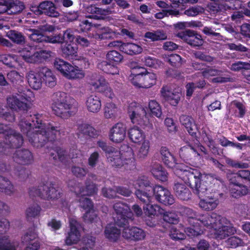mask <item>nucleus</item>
<instances>
[{
    "instance_id": "52",
    "label": "nucleus",
    "mask_w": 250,
    "mask_h": 250,
    "mask_svg": "<svg viewBox=\"0 0 250 250\" xmlns=\"http://www.w3.org/2000/svg\"><path fill=\"white\" fill-rule=\"evenodd\" d=\"M205 11L204 8L199 5L192 6L184 11V14L189 17H195L198 14L204 13Z\"/></svg>"
},
{
    "instance_id": "31",
    "label": "nucleus",
    "mask_w": 250,
    "mask_h": 250,
    "mask_svg": "<svg viewBox=\"0 0 250 250\" xmlns=\"http://www.w3.org/2000/svg\"><path fill=\"white\" fill-rule=\"evenodd\" d=\"M7 14L12 15L21 13L25 8L23 3L19 0H8Z\"/></svg>"
},
{
    "instance_id": "10",
    "label": "nucleus",
    "mask_w": 250,
    "mask_h": 250,
    "mask_svg": "<svg viewBox=\"0 0 250 250\" xmlns=\"http://www.w3.org/2000/svg\"><path fill=\"white\" fill-rule=\"evenodd\" d=\"M77 103L70 97H65L64 99L59 100L54 102L52 105L54 113L58 116L66 118L76 110Z\"/></svg>"
},
{
    "instance_id": "35",
    "label": "nucleus",
    "mask_w": 250,
    "mask_h": 250,
    "mask_svg": "<svg viewBox=\"0 0 250 250\" xmlns=\"http://www.w3.org/2000/svg\"><path fill=\"white\" fill-rule=\"evenodd\" d=\"M151 173L156 179L161 181H166L167 179V173L160 165L157 164L153 166Z\"/></svg>"
},
{
    "instance_id": "15",
    "label": "nucleus",
    "mask_w": 250,
    "mask_h": 250,
    "mask_svg": "<svg viewBox=\"0 0 250 250\" xmlns=\"http://www.w3.org/2000/svg\"><path fill=\"white\" fill-rule=\"evenodd\" d=\"M22 54L21 57L25 61H28V60L41 62L50 61V59L55 57V54L50 51L41 50L31 54L30 52L26 48L22 50Z\"/></svg>"
},
{
    "instance_id": "61",
    "label": "nucleus",
    "mask_w": 250,
    "mask_h": 250,
    "mask_svg": "<svg viewBox=\"0 0 250 250\" xmlns=\"http://www.w3.org/2000/svg\"><path fill=\"white\" fill-rule=\"evenodd\" d=\"M222 7H224L225 9H230V7L228 6L227 4H221L219 6H217L215 4H210L208 5V11L213 14H216L220 12V9Z\"/></svg>"
},
{
    "instance_id": "3",
    "label": "nucleus",
    "mask_w": 250,
    "mask_h": 250,
    "mask_svg": "<svg viewBox=\"0 0 250 250\" xmlns=\"http://www.w3.org/2000/svg\"><path fill=\"white\" fill-rule=\"evenodd\" d=\"M133 186L136 189L135 194L141 201H151L152 195L159 202L166 205H172L174 199L170 191L164 187L157 185L154 188L149 186V182L145 177H142L133 182Z\"/></svg>"
},
{
    "instance_id": "39",
    "label": "nucleus",
    "mask_w": 250,
    "mask_h": 250,
    "mask_svg": "<svg viewBox=\"0 0 250 250\" xmlns=\"http://www.w3.org/2000/svg\"><path fill=\"white\" fill-rule=\"evenodd\" d=\"M97 131L91 125L83 124L80 125L78 128V135H83L91 137H94L97 135Z\"/></svg>"
},
{
    "instance_id": "5",
    "label": "nucleus",
    "mask_w": 250,
    "mask_h": 250,
    "mask_svg": "<svg viewBox=\"0 0 250 250\" xmlns=\"http://www.w3.org/2000/svg\"><path fill=\"white\" fill-rule=\"evenodd\" d=\"M196 186H192L190 182H185L188 184L191 188H195L198 192L200 200L199 202V206L202 209L207 210H213L216 208L219 204L218 198L214 196L209 195L211 193L210 187H208V183L215 181L213 177L207 174H201L198 177Z\"/></svg>"
},
{
    "instance_id": "62",
    "label": "nucleus",
    "mask_w": 250,
    "mask_h": 250,
    "mask_svg": "<svg viewBox=\"0 0 250 250\" xmlns=\"http://www.w3.org/2000/svg\"><path fill=\"white\" fill-rule=\"evenodd\" d=\"M41 208L38 205H34L26 209V214L29 217H34L38 214Z\"/></svg>"
},
{
    "instance_id": "13",
    "label": "nucleus",
    "mask_w": 250,
    "mask_h": 250,
    "mask_svg": "<svg viewBox=\"0 0 250 250\" xmlns=\"http://www.w3.org/2000/svg\"><path fill=\"white\" fill-rule=\"evenodd\" d=\"M54 64L55 67L67 79H80L84 76L83 71L74 65V63H54Z\"/></svg>"
},
{
    "instance_id": "49",
    "label": "nucleus",
    "mask_w": 250,
    "mask_h": 250,
    "mask_svg": "<svg viewBox=\"0 0 250 250\" xmlns=\"http://www.w3.org/2000/svg\"><path fill=\"white\" fill-rule=\"evenodd\" d=\"M145 37L146 38L151 39L153 41L164 40L167 38V36L165 33L159 30L154 32H147L145 34Z\"/></svg>"
},
{
    "instance_id": "63",
    "label": "nucleus",
    "mask_w": 250,
    "mask_h": 250,
    "mask_svg": "<svg viewBox=\"0 0 250 250\" xmlns=\"http://www.w3.org/2000/svg\"><path fill=\"white\" fill-rule=\"evenodd\" d=\"M194 56L196 59H199L201 61H205L207 62H211L213 61V58L211 56L205 54L202 52L198 51L195 52Z\"/></svg>"
},
{
    "instance_id": "48",
    "label": "nucleus",
    "mask_w": 250,
    "mask_h": 250,
    "mask_svg": "<svg viewBox=\"0 0 250 250\" xmlns=\"http://www.w3.org/2000/svg\"><path fill=\"white\" fill-rule=\"evenodd\" d=\"M90 83L97 91L100 92L103 91L107 82L104 78L97 77L95 80H92Z\"/></svg>"
},
{
    "instance_id": "40",
    "label": "nucleus",
    "mask_w": 250,
    "mask_h": 250,
    "mask_svg": "<svg viewBox=\"0 0 250 250\" xmlns=\"http://www.w3.org/2000/svg\"><path fill=\"white\" fill-rule=\"evenodd\" d=\"M157 77L153 73L148 72L147 71L143 74V88H148L156 83Z\"/></svg>"
},
{
    "instance_id": "64",
    "label": "nucleus",
    "mask_w": 250,
    "mask_h": 250,
    "mask_svg": "<svg viewBox=\"0 0 250 250\" xmlns=\"http://www.w3.org/2000/svg\"><path fill=\"white\" fill-rule=\"evenodd\" d=\"M241 34L249 38H250V24L249 23H244L240 26Z\"/></svg>"
},
{
    "instance_id": "33",
    "label": "nucleus",
    "mask_w": 250,
    "mask_h": 250,
    "mask_svg": "<svg viewBox=\"0 0 250 250\" xmlns=\"http://www.w3.org/2000/svg\"><path fill=\"white\" fill-rule=\"evenodd\" d=\"M99 32L96 34V38L100 40L111 39L114 38L116 33L108 27L99 26L97 28Z\"/></svg>"
},
{
    "instance_id": "58",
    "label": "nucleus",
    "mask_w": 250,
    "mask_h": 250,
    "mask_svg": "<svg viewBox=\"0 0 250 250\" xmlns=\"http://www.w3.org/2000/svg\"><path fill=\"white\" fill-rule=\"evenodd\" d=\"M32 34L30 35V39L37 42H44V36L40 33V31L36 29H31Z\"/></svg>"
},
{
    "instance_id": "45",
    "label": "nucleus",
    "mask_w": 250,
    "mask_h": 250,
    "mask_svg": "<svg viewBox=\"0 0 250 250\" xmlns=\"http://www.w3.org/2000/svg\"><path fill=\"white\" fill-rule=\"evenodd\" d=\"M123 45L122 51L128 54H138L142 51L141 47L135 43H125Z\"/></svg>"
},
{
    "instance_id": "9",
    "label": "nucleus",
    "mask_w": 250,
    "mask_h": 250,
    "mask_svg": "<svg viewBox=\"0 0 250 250\" xmlns=\"http://www.w3.org/2000/svg\"><path fill=\"white\" fill-rule=\"evenodd\" d=\"M97 191L95 185L90 184L87 186L85 189L80 190L78 193V197L79 199L80 206L85 210L86 212L83 217L85 221L93 222L97 219V215L93 209V204L91 201L85 197L86 195H91Z\"/></svg>"
},
{
    "instance_id": "6",
    "label": "nucleus",
    "mask_w": 250,
    "mask_h": 250,
    "mask_svg": "<svg viewBox=\"0 0 250 250\" xmlns=\"http://www.w3.org/2000/svg\"><path fill=\"white\" fill-rule=\"evenodd\" d=\"M98 146L106 153L108 162L117 168L129 170L135 166V160L133 150L129 147L126 151H119L112 147H107L105 143L98 142Z\"/></svg>"
},
{
    "instance_id": "7",
    "label": "nucleus",
    "mask_w": 250,
    "mask_h": 250,
    "mask_svg": "<svg viewBox=\"0 0 250 250\" xmlns=\"http://www.w3.org/2000/svg\"><path fill=\"white\" fill-rule=\"evenodd\" d=\"M114 208L116 213L114 217L115 224H109L105 228V235L111 241H116L120 236V231L116 227V225L125 226L128 223V219L132 220L133 214L128 211L129 207L123 203H116L114 206Z\"/></svg>"
},
{
    "instance_id": "4",
    "label": "nucleus",
    "mask_w": 250,
    "mask_h": 250,
    "mask_svg": "<svg viewBox=\"0 0 250 250\" xmlns=\"http://www.w3.org/2000/svg\"><path fill=\"white\" fill-rule=\"evenodd\" d=\"M161 158L164 163L168 167L174 169V172L184 182H190L192 186H196L198 177L200 172L196 169L188 167L182 164L176 162L174 157L166 147H162L160 149Z\"/></svg>"
},
{
    "instance_id": "34",
    "label": "nucleus",
    "mask_w": 250,
    "mask_h": 250,
    "mask_svg": "<svg viewBox=\"0 0 250 250\" xmlns=\"http://www.w3.org/2000/svg\"><path fill=\"white\" fill-rule=\"evenodd\" d=\"M119 113L118 107L112 103H106L104 107V116L106 119H114Z\"/></svg>"
},
{
    "instance_id": "11",
    "label": "nucleus",
    "mask_w": 250,
    "mask_h": 250,
    "mask_svg": "<svg viewBox=\"0 0 250 250\" xmlns=\"http://www.w3.org/2000/svg\"><path fill=\"white\" fill-rule=\"evenodd\" d=\"M201 152H205V148L200 145L198 140H196L191 144L181 147L179 155L185 160H196L199 159Z\"/></svg>"
},
{
    "instance_id": "29",
    "label": "nucleus",
    "mask_w": 250,
    "mask_h": 250,
    "mask_svg": "<svg viewBox=\"0 0 250 250\" xmlns=\"http://www.w3.org/2000/svg\"><path fill=\"white\" fill-rule=\"evenodd\" d=\"M128 136L130 140L135 144H140L146 139V136L143 131L136 126L129 129Z\"/></svg>"
},
{
    "instance_id": "17",
    "label": "nucleus",
    "mask_w": 250,
    "mask_h": 250,
    "mask_svg": "<svg viewBox=\"0 0 250 250\" xmlns=\"http://www.w3.org/2000/svg\"><path fill=\"white\" fill-rule=\"evenodd\" d=\"M30 194L32 196H40L44 199H55L60 196V192L52 186L44 185L40 187L39 189H32Z\"/></svg>"
},
{
    "instance_id": "57",
    "label": "nucleus",
    "mask_w": 250,
    "mask_h": 250,
    "mask_svg": "<svg viewBox=\"0 0 250 250\" xmlns=\"http://www.w3.org/2000/svg\"><path fill=\"white\" fill-rule=\"evenodd\" d=\"M22 52L20 57H17L14 54H3L0 55V62H18L21 61L20 59L21 57Z\"/></svg>"
},
{
    "instance_id": "56",
    "label": "nucleus",
    "mask_w": 250,
    "mask_h": 250,
    "mask_svg": "<svg viewBox=\"0 0 250 250\" xmlns=\"http://www.w3.org/2000/svg\"><path fill=\"white\" fill-rule=\"evenodd\" d=\"M170 236L173 239L179 240L185 238V234L181 231L177 227L172 226L170 229Z\"/></svg>"
},
{
    "instance_id": "42",
    "label": "nucleus",
    "mask_w": 250,
    "mask_h": 250,
    "mask_svg": "<svg viewBox=\"0 0 250 250\" xmlns=\"http://www.w3.org/2000/svg\"><path fill=\"white\" fill-rule=\"evenodd\" d=\"M77 47L71 43H65L63 45H62L63 55L69 59H73L76 57L75 54L77 53Z\"/></svg>"
},
{
    "instance_id": "44",
    "label": "nucleus",
    "mask_w": 250,
    "mask_h": 250,
    "mask_svg": "<svg viewBox=\"0 0 250 250\" xmlns=\"http://www.w3.org/2000/svg\"><path fill=\"white\" fill-rule=\"evenodd\" d=\"M19 158L22 164H27L30 163L32 160V155L28 150H18L17 153L15 154L14 158Z\"/></svg>"
},
{
    "instance_id": "12",
    "label": "nucleus",
    "mask_w": 250,
    "mask_h": 250,
    "mask_svg": "<svg viewBox=\"0 0 250 250\" xmlns=\"http://www.w3.org/2000/svg\"><path fill=\"white\" fill-rule=\"evenodd\" d=\"M9 227V223L7 219L2 218L0 220V250H20L18 242L11 241L5 234Z\"/></svg>"
},
{
    "instance_id": "41",
    "label": "nucleus",
    "mask_w": 250,
    "mask_h": 250,
    "mask_svg": "<svg viewBox=\"0 0 250 250\" xmlns=\"http://www.w3.org/2000/svg\"><path fill=\"white\" fill-rule=\"evenodd\" d=\"M87 11L88 13L93 14L95 19H99L102 15H106L110 13V11L108 9L100 8L95 5H90L87 8Z\"/></svg>"
},
{
    "instance_id": "14",
    "label": "nucleus",
    "mask_w": 250,
    "mask_h": 250,
    "mask_svg": "<svg viewBox=\"0 0 250 250\" xmlns=\"http://www.w3.org/2000/svg\"><path fill=\"white\" fill-rule=\"evenodd\" d=\"M69 227L70 231L65 240L66 245L68 246L77 244L81 238V227L75 217L69 218Z\"/></svg>"
},
{
    "instance_id": "2",
    "label": "nucleus",
    "mask_w": 250,
    "mask_h": 250,
    "mask_svg": "<svg viewBox=\"0 0 250 250\" xmlns=\"http://www.w3.org/2000/svg\"><path fill=\"white\" fill-rule=\"evenodd\" d=\"M42 115L37 114L21 119L19 126L34 146H42L47 141H53L60 134L59 130L50 124L42 122Z\"/></svg>"
},
{
    "instance_id": "26",
    "label": "nucleus",
    "mask_w": 250,
    "mask_h": 250,
    "mask_svg": "<svg viewBox=\"0 0 250 250\" xmlns=\"http://www.w3.org/2000/svg\"><path fill=\"white\" fill-rule=\"evenodd\" d=\"M229 180L230 181V192L232 197L236 198H239L247 194L250 191L246 186L236 184L232 178H230Z\"/></svg>"
},
{
    "instance_id": "60",
    "label": "nucleus",
    "mask_w": 250,
    "mask_h": 250,
    "mask_svg": "<svg viewBox=\"0 0 250 250\" xmlns=\"http://www.w3.org/2000/svg\"><path fill=\"white\" fill-rule=\"evenodd\" d=\"M80 26L83 31L86 32L90 30L92 27L98 28L100 26V24L92 23L88 20H84L81 22Z\"/></svg>"
},
{
    "instance_id": "27",
    "label": "nucleus",
    "mask_w": 250,
    "mask_h": 250,
    "mask_svg": "<svg viewBox=\"0 0 250 250\" xmlns=\"http://www.w3.org/2000/svg\"><path fill=\"white\" fill-rule=\"evenodd\" d=\"M42 70L38 73L33 71H30L27 75V79L28 83L31 87L34 89H39L42 86Z\"/></svg>"
},
{
    "instance_id": "59",
    "label": "nucleus",
    "mask_w": 250,
    "mask_h": 250,
    "mask_svg": "<svg viewBox=\"0 0 250 250\" xmlns=\"http://www.w3.org/2000/svg\"><path fill=\"white\" fill-rule=\"evenodd\" d=\"M227 245L231 248H236L243 244V242L241 239L234 236L229 237L226 241Z\"/></svg>"
},
{
    "instance_id": "28",
    "label": "nucleus",
    "mask_w": 250,
    "mask_h": 250,
    "mask_svg": "<svg viewBox=\"0 0 250 250\" xmlns=\"http://www.w3.org/2000/svg\"><path fill=\"white\" fill-rule=\"evenodd\" d=\"M175 194L182 200H188L190 198L191 193L189 189L183 183L177 182L174 187Z\"/></svg>"
},
{
    "instance_id": "46",
    "label": "nucleus",
    "mask_w": 250,
    "mask_h": 250,
    "mask_svg": "<svg viewBox=\"0 0 250 250\" xmlns=\"http://www.w3.org/2000/svg\"><path fill=\"white\" fill-rule=\"evenodd\" d=\"M148 109L152 115L158 118L161 117L162 112L160 104L155 100H150L148 102Z\"/></svg>"
},
{
    "instance_id": "1",
    "label": "nucleus",
    "mask_w": 250,
    "mask_h": 250,
    "mask_svg": "<svg viewBox=\"0 0 250 250\" xmlns=\"http://www.w3.org/2000/svg\"><path fill=\"white\" fill-rule=\"evenodd\" d=\"M188 222L190 226L187 228L185 232L189 237L201 235L204 232V227L210 237L218 240L225 239L236 231L229 221L215 213L199 215L196 218L189 216Z\"/></svg>"
},
{
    "instance_id": "37",
    "label": "nucleus",
    "mask_w": 250,
    "mask_h": 250,
    "mask_svg": "<svg viewBox=\"0 0 250 250\" xmlns=\"http://www.w3.org/2000/svg\"><path fill=\"white\" fill-rule=\"evenodd\" d=\"M129 113L131 122L135 124L139 122L142 116L145 115L146 111L140 106L137 105L135 106L133 110L130 109Z\"/></svg>"
},
{
    "instance_id": "30",
    "label": "nucleus",
    "mask_w": 250,
    "mask_h": 250,
    "mask_svg": "<svg viewBox=\"0 0 250 250\" xmlns=\"http://www.w3.org/2000/svg\"><path fill=\"white\" fill-rule=\"evenodd\" d=\"M180 120L182 125L185 127L190 134L192 136L195 134L197 130V127L194 120L191 117L183 115L181 116Z\"/></svg>"
},
{
    "instance_id": "51",
    "label": "nucleus",
    "mask_w": 250,
    "mask_h": 250,
    "mask_svg": "<svg viewBox=\"0 0 250 250\" xmlns=\"http://www.w3.org/2000/svg\"><path fill=\"white\" fill-rule=\"evenodd\" d=\"M99 64L98 67L102 68L106 73L112 75L119 73V70L114 63H99Z\"/></svg>"
},
{
    "instance_id": "24",
    "label": "nucleus",
    "mask_w": 250,
    "mask_h": 250,
    "mask_svg": "<svg viewBox=\"0 0 250 250\" xmlns=\"http://www.w3.org/2000/svg\"><path fill=\"white\" fill-rule=\"evenodd\" d=\"M13 132L7 126L0 125V133L5 134L8 137V139H10V142L12 141L11 146L17 147L22 144L23 138L19 134L13 133Z\"/></svg>"
},
{
    "instance_id": "23",
    "label": "nucleus",
    "mask_w": 250,
    "mask_h": 250,
    "mask_svg": "<svg viewBox=\"0 0 250 250\" xmlns=\"http://www.w3.org/2000/svg\"><path fill=\"white\" fill-rule=\"evenodd\" d=\"M41 14L52 18H58L60 16L57 10V7L52 1L44 0L40 3Z\"/></svg>"
},
{
    "instance_id": "21",
    "label": "nucleus",
    "mask_w": 250,
    "mask_h": 250,
    "mask_svg": "<svg viewBox=\"0 0 250 250\" xmlns=\"http://www.w3.org/2000/svg\"><path fill=\"white\" fill-rule=\"evenodd\" d=\"M38 235L35 229L29 230L22 237V242L28 243L25 250H38L40 248L39 243L36 239Z\"/></svg>"
},
{
    "instance_id": "54",
    "label": "nucleus",
    "mask_w": 250,
    "mask_h": 250,
    "mask_svg": "<svg viewBox=\"0 0 250 250\" xmlns=\"http://www.w3.org/2000/svg\"><path fill=\"white\" fill-rule=\"evenodd\" d=\"M205 85V82L204 81L200 82L197 84H195L193 83H188L186 85L187 96L190 97L196 87L202 88Z\"/></svg>"
},
{
    "instance_id": "47",
    "label": "nucleus",
    "mask_w": 250,
    "mask_h": 250,
    "mask_svg": "<svg viewBox=\"0 0 250 250\" xmlns=\"http://www.w3.org/2000/svg\"><path fill=\"white\" fill-rule=\"evenodd\" d=\"M0 190L7 194H10L13 192L14 188L10 182L0 176Z\"/></svg>"
},
{
    "instance_id": "19",
    "label": "nucleus",
    "mask_w": 250,
    "mask_h": 250,
    "mask_svg": "<svg viewBox=\"0 0 250 250\" xmlns=\"http://www.w3.org/2000/svg\"><path fill=\"white\" fill-rule=\"evenodd\" d=\"M176 36L193 46H201L204 42L200 35L196 32L190 30L179 32L176 34Z\"/></svg>"
},
{
    "instance_id": "53",
    "label": "nucleus",
    "mask_w": 250,
    "mask_h": 250,
    "mask_svg": "<svg viewBox=\"0 0 250 250\" xmlns=\"http://www.w3.org/2000/svg\"><path fill=\"white\" fill-rule=\"evenodd\" d=\"M106 59L110 62H119L123 60V56L118 52L112 50L107 53Z\"/></svg>"
},
{
    "instance_id": "50",
    "label": "nucleus",
    "mask_w": 250,
    "mask_h": 250,
    "mask_svg": "<svg viewBox=\"0 0 250 250\" xmlns=\"http://www.w3.org/2000/svg\"><path fill=\"white\" fill-rule=\"evenodd\" d=\"M141 143L142 145L138 150L137 156L139 158H144L148 153L150 148V142L148 140L145 139Z\"/></svg>"
},
{
    "instance_id": "36",
    "label": "nucleus",
    "mask_w": 250,
    "mask_h": 250,
    "mask_svg": "<svg viewBox=\"0 0 250 250\" xmlns=\"http://www.w3.org/2000/svg\"><path fill=\"white\" fill-rule=\"evenodd\" d=\"M146 202L145 203L148 202L145 206L144 207V211L146 215L147 216H155L159 214H162L163 213V209L161 208L159 206L156 205H151L149 202Z\"/></svg>"
},
{
    "instance_id": "38",
    "label": "nucleus",
    "mask_w": 250,
    "mask_h": 250,
    "mask_svg": "<svg viewBox=\"0 0 250 250\" xmlns=\"http://www.w3.org/2000/svg\"><path fill=\"white\" fill-rule=\"evenodd\" d=\"M230 106V113L240 117H242L244 115L245 113V106L241 103L233 101Z\"/></svg>"
},
{
    "instance_id": "18",
    "label": "nucleus",
    "mask_w": 250,
    "mask_h": 250,
    "mask_svg": "<svg viewBox=\"0 0 250 250\" xmlns=\"http://www.w3.org/2000/svg\"><path fill=\"white\" fill-rule=\"evenodd\" d=\"M126 127L125 124L119 122L115 124L110 128L109 138L111 141L115 143H120L126 137Z\"/></svg>"
},
{
    "instance_id": "25",
    "label": "nucleus",
    "mask_w": 250,
    "mask_h": 250,
    "mask_svg": "<svg viewBox=\"0 0 250 250\" xmlns=\"http://www.w3.org/2000/svg\"><path fill=\"white\" fill-rule=\"evenodd\" d=\"M85 106L88 111L92 113L98 112L102 106L100 98L95 95H89L86 99Z\"/></svg>"
},
{
    "instance_id": "22",
    "label": "nucleus",
    "mask_w": 250,
    "mask_h": 250,
    "mask_svg": "<svg viewBox=\"0 0 250 250\" xmlns=\"http://www.w3.org/2000/svg\"><path fill=\"white\" fill-rule=\"evenodd\" d=\"M161 93L166 101L174 106L178 104L181 96V91L180 89L176 91H171L167 86H164L162 88Z\"/></svg>"
},
{
    "instance_id": "20",
    "label": "nucleus",
    "mask_w": 250,
    "mask_h": 250,
    "mask_svg": "<svg viewBox=\"0 0 250 250\" xmlns=\"http://www.w3.org/2000/svg\"><path fill=\"white\" fill-rule=\"evenodd\" d=\"M123 236L127 239L140 241L145 239L146 232L138 227H125L123 231Z\"/></svg>"
},
{
    "instance_id": "55",
    "label": "nucleus",
    "mask_w": 250,
    "mask_h": 250,
    "mask_svg": "<svg viewBox=\"0 0 250 250\" xmlns=\"http://www.w3.org/2000/svg\"><path fill=\"white\" fill-rule=\"evenodd\" d=\"M163 219L166 221L171 224H176L178 222L177 215L174 212H165L163 210Z\"/></svg>"
},
{
    "instance_id": "32",
    "label": "nucleus",
    "mask_w": 250,
    "mask_h": 250,
    "mask_svg": "<svg viewBox=\"0 0 250 250\" xmlns=\"http://www.w3.org/2000/svg\"><path fill=\"white\" fill-rule=\"evenodd\" d=\"M42 70V80L45 84L50 87L56 84V78L53 72L47 68H43Z\"/></svg>"
},
{
    "instance_id": "8",
    "label": "nucleus",
    "mask_w": 250,
    "mask_h": 250,
    "mask_svg": "<svg viewBox=\"0 0 250 250\" xmlns=\"http://www.w3.org/2000/svg\"><path fill=\"white\" fill-rule=\"evenodd\" d=\"M34 94L30 90L21 94L11 95L7 97V106L13 111L27 112L31 107Z\"/></svg>"
},
{
    "instance_id": "43",
    "label": "nucleus",
    "mask_w": 250,
    "mask_h": 250,
    "mask_svg": "<svg viewBox=\"0 0 250 250\" xmlns=\"http://www.w3.org/2000/svg\"><path fill=\"white\" fill-rule=\"evenodd\" d=\"M7 37L14 43L22 44L25 42V37L22 33L15 30H10L6 34Z\"/></svg>"
},
{
    "instance_id": "16",
    "label": "nucleus",
    "mask_w": 250,
    "mask_h": 250,
    "mask_svg": "<svg viewBox=\"0 0 250 250\" xmlns=\"http://www.w3.org/2000/svg\"><path fill=\"white\" fill-rule=\"evenodd\" d=\"M133 64V63H131ZM134 65L130 66L131 74L128 77V81L136 88H143V74L146 70L138 63H133Z\"/></svg>"
}]
</instances>
